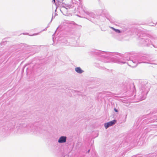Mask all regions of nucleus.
Listing matches in <instances>:
<instances>
[{"instance_id":"obj_1","label":"nucleus","mask_w":157,"mask_h":157,"mask_svg":"<svg viewBox=\"0 0 157 157\" xmlns=\"http://www.w3.org/2000/svg\"><path fill=\"white\" fill-rule=\"evenodd\" d=\"M150 61H151L147 59L146 56H136L133 59V60H130L129 63L131 64L130 65L131 66V67H134L139 63H147L152 64V63L149 62Z\"/></svg>"},{"instance_id":"obj_2","label":"nucleus","mask_w":157,"mask_h":157,"mask_svg":"<svg viewBox=\"0 0 157 157\" xmlns=\"http://www.w3.org/2000/svg\"><path fill=\"white\" fill-rule=\"evenodd\" d=\"M151 39L152 40L155 39V38L151 36L144 34L142 36L140 37L139 40L140 43L143 46H147L150 47L153 46L155 47L150 40Z\"/></svg>"},{"instance_id":"obj_3","label":"nucleus","mask_w":157,"mask_h":157,"mask_svg":"<svg viewBox=\"0 0 157 157\" xmlns=\"http://www.w3.org/2000/svg\"><path fill=\"white\" fill-rule=\"evenodd\" d=\"M149 90L150 86L147 83L142 84L140 88L139 94L138 95L139 99L140 101H142L146 98Z\"/></svg>"},{"instance_id":"obj_4","label":"nucleus","mask_w":157,"mask_h":157,"mask_svg":"<svg viewBox=\"0 0 157 157\" xmlns=\"http://www.w3.org/2000/svg\"><path fill=\"white\" fill-rule=\"evenodd\" d=\"M133 60L132 56H131L130 53H126L123 57L119 59H115L114 62L119 63L120 64L127 63L129 66L131 67L130 64L129 63L130 60Z\"/></svg>"},{"instance_id":"obj_5","label":"nucleus","mask_w":157,"mask_h":157,"mask_svg":"<svg viewBox=\"0 0 157 157\" xmlns=\"http://www.w3.org/2000/svg\"><path fill=\"white\" fill-rule=\"evenodd\" d=\"M58 5L61 7L60 10L62 13L65 15H67L68 12V9L71 8L72 5L69 4H66L63 2V0H57Z\"/></svg>"},{"instance_id":"obj_6","label":"nucleus","mask_w":157,"mask_h":157,"mask_svg":"<svg viewBox=\"0 0 157 157\" xmlns=\"http://www.w3.org/2000/svg\"><path fill=\"white\" fill-rule=\"evenodd\" d=\"M124 86L126 90L131 92H133L135 90V86L133 83H129L128 81L125 82Z\"/></svg>"},{"instance_id":"obj_7","label":"nucleus","mask_w":157,"mask_h":157,"mask_svg":"<svg viewBox=\"0 0 157 157\" xmlns=\"http://www.w3.org/2000/svg\"><path fill=\"white\" fill-rule=\"evenodd\" d=\"M27 128L29 129V130L30 132H33L34 133H41V132L39 129L34 126L32 124L28 125L26 126Z\"/></svg>"},{"instance_id":"obj_8","label":"nucleus","mask_w":157,"mask_h":157,"mask_svg":"<svg viewBox=\"0 0 157 157\" xmlns=\"http://www.w3.org/2000/svg\"><path fill=\"white\" fill-rule=\"evenodd\" d=\"M79 37H76L71 39L70 41V45L73 46H77L79 45Z\"/></svg>"},{"instance_id":"obj_9","label":"nucleus","mask_w":157,"mask_h":157,"mask_svg":"<svg viewBox=\"0 0 157 157\" xmlns=\"http://www.w3.org/2000/svg\"><path fill=\"white\" fill-rule=\"evenodd\" d=\"M86 14L88 16L93 18H96L98 19L99 16L95 14L94 13L91 12H89L87 11H84Z\"/></svg>"},{"instance_id":"obj_10","label":"nucleus","mask_w":157,"mask_h":157,"mask_svg":"<svg viewBox=\"0 0 157 157\" xmlns=\"http://www.w3.org/2000/svg\"><path fill=\"white\" fill-rule=\"evenodd\" d=\"M116 122V120H114L105 123L104 124V126L105 128L106 129L110 126L114 125Z\"/></svg>"},{"instance_id":"obj_11","label":"nucleus","mask_w":157,"mask_h":157,"mask_svg":"<svg viewBox=\"0 0 157 157\" xmlns=\"http://www.w3.org/2000/svg\"><path fill=\"white\" fill-rule=\"evenodd\" d=\"M67 137L66 136H62L59 137L58 140V142L59 143H65L66 142Z\"/></svg>"},{"instance_id":"obj_12","label":"nucleus","mask_w":157,"mask_h":157,"mask_svg":"<svg viewBox=\"0 0 157 157\" xmlns=\"http://www.w3.org/2000/svg\"><path fill=\"white\" fill-rule=\"evenodd\" d=\"M106 17L111 23H113L115 21V19L110 16H107Z\"/></svg>"},{"instance_id":"obj_13","label":"nucleus","mask_w":157,"mask_h":157,"mask_svg":"<svg viewBox=\"0 0 157 157\" xmlns=\"http://www.w3.org/2000/svg\"><path fill=\"white\" fill-rule=\"evenodd\" d=\"M75 71L77 73L79 74H81L84 72V71L82 70L80 67H77L75 68Z\"/></svg>"},{"instance_id":"obj_14","label":"nucleus","mask_w":157,"mask_h":157,"mask_svg":"<svg viewBox=\"0 0 157 157\" xmlns=\"http://www.w3.org/2000/svg\"><path fill=\"white\" fill-rule=\"evenodd\" d=\"M154 156L153 154H149L145 156V157H154Z\"/></svg>"},{"instance_id":"obj_15","label":"nucleus","mask_w":157,"mask_h":157,"mask_svg":"<svg viewBox=\"0 0 157 157\" xmlns=\"http://www.w3.org/2000/svg\"><path fill=\"white\" fill-rule=\"evenodd\" d=\"M53 16H52V19L50 21V23H48V26L45 28V29H47L48 27H49L50 26V23L52 22V19H53Z\"/></svg>"},{"instance_id":"obj_16","label":"nucleus","mask_w":157,"mask_h":157,"mask_svg":"<svg viewBox=\"0 0 157 157\" xmlns=\"http://www.w3.org/2000/svg\"><path fill=\"white\" fill-rule=\"evenodd\" d=\"M116 33H121V31L118 29H116L114 31Z\"/></svg>"},{"instance_id":"obj_17","label":"nucleus","mask_w":157,"mask_h":157,"mask_svg":"<svg viewBox=\"0 0 157 157\" xmlns=\"http://www.w3.org/2000/svg\"><path fill=\"white\" fill-rule=\"evenodd\" d=\"M62 157H71L70 156L66 154L65 155H63Z\"/></svg>"},{"instance_id":"obj_18","label":"nucleus","mask_w":157,"mask_h":157,"mask_svg":"<svg viewBox=\"0 0 157 157\" xmlns=\"http://www.w3.org/2000/svg\"><path fill=\"white\" fill-rule=\"evenodd\" d=\"M141 157V156H140L138 155H136L135 156H132V157Z\"/></svg>"},{"instance_id":"obj_19","label":"nucleus","mask_w":157,"mask_h":157,"mask_svg":"<svg viewBox=\"0 0 157 157\" xmlns=\"http://www.w3.org/2000/svg\"><path fill=\"white\" fill-rule=\"evenodd\" d=\"M112 29H113L114 31H115V29H115L113 27H110Z\"/></svg>"},{"instance_id":"obj_20","label":"nucleus","mask_w":157,"mask_h":157,"mask_svg":"<svg viewBox=\"0 0 157 157\" xmlns=\"http://www.w3.org/2000/svg\"><path fill=\"white\" fill-rule=\"evenodd\" d=\"M114 110L115 111V112H118V110L116 108L114 109Z\"/></svg>"},{"instance_id":"obj_21","label":"nucleus","mask_w":157,"mask_h":157,"mask_svg":"<svg viewBox=\"0 0 157 157\" xmlns=\"http://www.w3.org/2000/svg\"><path fill=\"white\" fill-rule=\"evenodd\" d=\"M56 33V32H55V33L54 34H53V35H52V39H53V40H54V36L55 35V34Z\"/></svg>"},{"instance_id":"obj_22","label":"nucleus","mask_w":157,"mask_h":157,"mask_svg":"<svg viewBox=\"0 0 157 157\" xmlns=\"http://www.w3.org/2000/svg\"><path fill=\"white\" fill-rule=\"evenodd\" d=\"M99 52L100 53H103L104 52H101V51H99Z\"/></svg>"},{"instance_id":"obj_23","label":"nucleus","mask_w":157,"mask_h":157,"mask_svg":"<svg viewBox=\"0 0 157 157\" xmlns=\"http://www.w3.org/2000/svg\"><path fill=\"white\" fill-rule=\"evenodd\" d=\"M149 25L150 26H155V25H152V24H151V25Z\"/></svg>"},{"instance_id":"obj_24","label":"nucleus","mask_w":157,"mask_h":157,"mask_svg":"<svg viewBox=\"0 0 157 157\" xmlns=\"http://www.w3.org/2000/svg\"><path fill=\"white\" fill-rule=\"evenodd\" d=\"M153 24H154V25H156L157 24V22L156 23V24H155V23H153Z\"/></svg>"},{"instance_id":"obj_25","label":"nucleus","mask_w":157,"mask_h":157,"mask_svg":"<svg viewBox=\"0 0 157 157\" xmlns=\"http://www.w3.org/2000/svg\"><path fill=\"white\" fill-rule=\"evenodd\" d=\"M53 1H54L55 2V0H53Z\"/></svg>"},{"instance_id":"obj_26","label":"nucleus","mask_w":157,"mask_h":157,"mask_svg":"<svg viewBox=\"0 0 157 157\" xmlns=\"http://www.w3.org/2000/svg\"><path fill=\"white\" fill-rule=\"evenodd\" d=\"M47 30V29H44V30H43V31H45V30Z\"/></svg>"},{"instance_id":"obj_27","label":"nucleus","mask_w":157,"mask_h":157,"mask_svg":"<svg viewBox=\"0 0 157 157\" xmlns=\"http://www.w3.org/2000/svg\"><path fill=\"white\" fill-rule=\"evenodd\" d=\"M89 151H90V150H89L88 151V152H89Z\"/></svg>"},{"instance_id":"obj_28","label":"nucleus","mask_w":157,"mask_h":157,"mask_svg":"<svg viewBox=\"0 0 157 157\" xmlns=\"http://www.w3.org/2000/svg\"><path fill=\"white\" fill-rule=\"evenodd\" d=\"M89 20H91V19H89Z\"/></svg>"},{"instance_id":"obj_29","label":"nucleus","mask_w":157,"mask_h":157,"mask_svg":"<svg viewBox=\"0 0 157 157\" xmlns=\"http://www.w3.org/2000/svg\"><path fill=\"white\" fill-rule=\"evenodd\" d=\"M118 55V53H117V55Z\"/></svg>"},{"instance_id":"obj_30","label":"nucleus","mask_w":157,"mask_h":157,"mask_svg":"<svg viewBox=\"0 0 157 157\" xmlns=\"http://www.w3.org/2000/svg\"><path fill=\"white\" fill-rule=\"evenodd\" d=\"M79 1H80V0H79Z\"/></svg>"}]
</instances>
